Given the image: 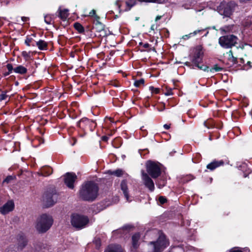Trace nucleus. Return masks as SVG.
Masks as SVG:
<instances>
[{"instance_id": "nucleus-1", "label": "nucleus", "mask_w": 252, "mask_h": 252, "mask_svg": "<svg viewBox=\"0 0 252 252\" xmlns=\"http://www.w3.org/2000/svg\"><path fill=\"white\" fill-rule=\"evenodd\" d=\"M98 187L93 182H86L82 186L79 190V197L83 200L93 201L97 197Z\"/></svg>"}, {"instance_id": "nucleus-2", "label": "nucleus", "mask_w": 252, "mask_h": 252, "mask_svg": "<svg viewBox=\"0 0 252 252\" xmlns=\"http://www.w3.org/2000/svg\"><path fill=\"white\" fill-rule=\"evenodd\" d=\"M53 223L52 217L46 214H42L36 220L35 228L39 233H45L48 231Z\"/></svg>"}, {"instance_id": "nucleus-3", "label": "nucleus", "mask_w": 252, "mask_h": 252, "mask_svg": "<svg viewBox=\"0 0 252 252\" xmlns=\"http://www.w3.org/2000/svg\"><path fill=\"white\" fill-rule=\"evenodd\" d=\"M89 222V219L86 216L77 214H73L71 217L72 225L78 229H82L85 227Z\"/></svg>"}, {"instance_id": "nucleus-4", "label": "nucleus", "mask_w": 252, "mask_h": 252, "mask_svg": "<svg viewBox=\"0 0 252 252\" xmlns=\"http://www.w3.org/2000/svg\"><path fill=\"white\" fill-rule=\"evenodd\" d=\"M238 38L234 35L222 36L219 39L220 45L224 48H230L237 43Z\"/></svg>"}, {"instance_id": "nucleus-5", "label": "nucleus", "mask_w": 252, "mask_h": 252, "mask_svg": "<svg viewBox=\"0 0 252 252\" xmlns=\"http://www.w3.org/2000/svg\"><path fill=\"white\" fill-rule=\"evenodd\" d=\"M146 170L147 173L153 178H157L161 174V168L158 163L154 161H148L146 163Z\"/></svg>"}, {"instance_id": "nucleus-6", "label": "nucleus", "mask_w": 252, "mask_h": 252, "mask_svg": "<svg viewBox=\"0 0 252 252\" xmlns=\"http://www.w3.org/2000/svg\"><path fill=\"white\" fill-rule=\"evenodd\" d=\"M203 56V52L202 51L201 47L198 46L196 48L195 52L193 58L192 60V62L197 66L199 69L206 71L208 67L205 65H200L199 64L202 62Z\"/></svg>"}, {"instance_id": "nucleus-7", "label": "nucleus", "mask_w": 252, "mask_h": 252, "mask_svg": "<svg viewBox=\"0 0 252 252\" xmlns=\"http://www.w3.org/2000/svg\"><path fill=\"white\" fill-rule=\"evenodd\" d=\"M150 243L154 245V252H160L168 245L165 236L163 234L159 235L157 242H151Z\"/></svg>"}, {"instance_id": "nucleus-8", "label": "nucleus", "mask_w": 252, "mask_h": 252, "mask_svg": "<svg viewBox=\"0 0 252 252\" xmlns=\"http://www.w3.org/2000/svg\"><path fill=\"white\" fill-rule=\"evenodd\" d=\"M58 195L54 190L47 191L43 196V200L47 207L52 206L57 201Z\"/></svg>"}, {"instance_id": "nucleus-9", "label": "nucleus", "mask_w": 252, "mask_h": 252, "mask_svg": "<svg viewBox=\"0 0 252 252\" xmlns=\"http://www.w3.org/2000/svg\"><path fill=\"white\" fill-rule=\"evenodd\" d=\"M234 4L231 2H221L219 7L220 14L225 17H230L232 13Z\"/></svg>"}, {"instance_id": "nucleus-10", "label": "nucleus", "mask_w": 252, "mask_h": 252, "mask_svg": "<svg viewBox=\"0 0 252 252\" xmlns=\"http://www.w3.org/2000/svg\"><path fill=\"white\" fill-rule=\"evenodd\" d=\"M27 244V240L22 235H19L18 238V246L16 248L17 251L13 250L14 247H10L8 248L7 252H17L21 251L26 247Z\"/></svg>"}, {"instance_id": "nucleus-11", "label": "nucleus", "mask_w": 252, "mask_h": 252, "mask_svg": "<svg viewBox=\"0 0 252 252\" xmlns=\"http://www.w3.org/2000/svg\"><path fill=\"white\" fill-rule=\"evenodd\" d=\"M141 174L142 179L144 185L150 191H153L155 189V185L153 181L149 177V175L145 173L144 170L141 171Z\"/></svg>"}, {"instance_id": "nucleus-12", "label": "nucleus", "mask_w": 252, "mask_h": 252, "mask_svg": "<svg viewBox=\"0 0 252 252\" xmlns=\"http://www.w3.org/2000/svg\"><path fill=\"white\" fill-rule=\"evenodd\" d=\"M77 179V176L74 173H67L64 176V183L70 189L74 188L73 183Z\"/></svg>"}, {"instance_id": "nucleus-13", "label": "nucleus", "mask_w": 252, "mask_h": 252, "mask_svg": "<svg viewBox=\"0 0 252 252\" xmlns=\"http://www.w3.org/2000/svg\"><path fill=\"white\" fill-rule=\"evenodd\" d=\"M14 208V203L13 201L7 202L1 207H0V212L2 215H6L11 212Z\"/></svg>"}, {"instance_id": "nucleus-14", "label": "nucleus", "mask_w": 252, "mask_h": 252, "mask_svg": "<svg viewBox=\"0 0 252 252\" xmlns=\"http://www.w3.org/2000/svg\"><path fill=\"white\" fill-rule=\"evenodd\" d=\"M224 165V161L222 160H214L211 163H209L206 167L208 169L211 171L215 170L216 168L223 166Z\"/></svg>"}, {"instance_id": "nucleus-15", "label": "nucleus", "mask_w": 252, "mask_h": 252, "mask_svg": "<svg viewBox=\"0 0 252 252\" xmlns=\"http://www.w3.org/2000/svg\"><path fill=\"white\" fill-rule=\"evenodd\" d=\"M121 189L122 190L124 196L126 199V200L129 201L128 189L127 187V182L126 180H124L122 181L121 183Z\"/></svg>"}, {"instance_id": "nucleus-16", "label": "nucleus", "mask_w": 252, "mask_h": 252, "mask_svg": "<svg viewBox=\"0 0 252 252\" xmlns=\"http://www.w3.org/2000/svg\"><path fill=\"white\" fill-rule=\"evenodd\" d=\"M58 16L63 21H65L69 16L68 10L67 9H61L59 8L57 12Z\"/></svg>"}, {"instance_id": "nucleus-17", "label": "nucleus", "mask_w": 252, "mask_h": 252, "mask_svg": "<svg viewBox=\"0 0 252 252\" xmlns=\"http://www.w3.org/2000/svg\"><path fill=\"white\" fill-rule=\"evenodd\" d=\"M104 252H123V251L119 245H111L108 246Z\"/></svg>"}, {"instance_id": "nucleus-18", "label": "nucleus", "mask_w": 252, "mask_h": 252, "mask_svg": "<svg viewBox=\"0 0 252 252\" xmlns=\"http://www.w3.org/2000/svg\"><path fill=\"white\" fill-rule=\"evenodd\" d=\"M140 236L139 233L134 234L132 237V246L134 249L138 248L139 246L138 241L140 239Z\"/></svg>"}, {"instance_id": "nucleus-19", "label": "nucleus", "mask_w": 252, "mask_h": 252, "mask_svg": "<svg viewBox=\"0 0 252 252\" xmlns=\"http://www.w3.org/2000/svg\"><path fill=\"white\" fill-rule=\"evenodd\" d=\"M14 71L17 73L24 74L27 73V69L25 67L22 65H19L14 68Z\"/></svg>"}, {"instance_id": "nucleus-20", "label": "nucleus", "mask_w": 252, "mask_h": 252, "mask_svg": "<svg viewBox=\"0 0 252 252\" xmlns=\"http://www.w3.org/2000/svg\"><path fill=\"white\" fill-rule=\"evenodd\" d=\"M53 172V169L50 167H46L41 170V173L43 176H48L50 175Z\"/></svg>"}, {"instance_id": "nucleus-21", "label": "nucleus", "mask_w": 252, "mask_h": 252, "mask_svg": "<svg viewBox=\"0 0 252 252\" xmlns=\"http://www.w3.org/2000/svg\"><path fill=\"white\" fill-rule=\"evenodd\" d=\"M36 44L39 49L41 50H46L47 47V43L44 40H40L36 42Z\"/></svg>"}, {"instance_id": "nucleus-22", "label": "nucleus", "mask_w": 252, "mask_h": 252, "mask_svg": "<svg viewBox=\"0 0 252 252\" xmlns=\"http://www.w3.org/2000/svg\"><path fill=\"white\" fill-rule=\"evenodd\" d=\"M108 173L111 175H114L117 177H121L123 175L124 171L121 169H117L115 171H108Z\"/></svg>"}, {"instance_id": "nucleus-23", "label": "nucleus", "mask_w": 252, "mask_h": 252, "mask_svg": "<svg viewBox=\"0 0 252 252\" xmlns=\"http://www.w3.org/2000/svg\"><path fill=\"white\" fill-rule=\"evenodd\" d=\"M74 27L79 33H83L84 32V27L79 23H75L74 24Z\"/></svg>"}, {"instance_id": "nucleus-24", "label": "nucleus", "mask_w": 252, "mask_h": 252, "mask_svg": "<svg viewBox=\"0 0 252 252\" xmlns=\"http://www.w3.org/2000/svg\"><path fill=\"white\" fill-rule=\"evenodd\" d=\"M88 16L90 17H94L97 22H98V20L100 18L96 14L95 10L94 9H93L91 12H90Z\"/></svg>"}, {"instance_id": "nucleus-25", "label": "nucleus", "mask_w": 252, "mask_h": 252, "mask_svg": "<svg viewBox=\"0 0 252 252\" xmlns=\"http://www.w3.org/2000/svg\"><path fill=\"white\" fill-rule=\"evenodd\" d=\"M144 82H145L144 79L142 78L138 80H136L134 83V85L136 87H139L141 85H144Z\"/></svg>"}, {"instance_id": "nucleus-26", "label": "nucleus", "mask_w": 252, "mask_h": 252, "mask_svg": "<svg viewBox=\"0 0 252 252\" xmlns=\"http://www.w3.org/2000/svg\"><path fill=\"white\" fill-rule=\"evenodd\" d=\"M44 21L47 24H51L52 22V19L50 15H46L44 17Z\"/></svg>"}, {"instance_id": "nucleus-27", "label": "nucleus", "mask_w": 252, "mask_h": 252, "mask_svg": "<svg viewBox=\"0 0 252 252\" xmlns=\"http://www.w3.org/2000/svg\"><path fill=\"white\" fill-rule=\"evenodd\" d=\"M227 54L228 55V57L229 60L231 59L232 61L233 62H236L237 61L236 58H235L233 55V53L231 50H230L228 53Z\"/></svg>"}, {"instance_id": "nucleus-28", "label": "nucleus", "mask_w": 252, "mask_h": 252, "mask_svg": "<svg viewBox=\"0 0 252 252\" xmlns=\"http://www.w3.org/2000/svg\"><path fill=\"white\" fill-rule=\"evenodd\" d=\"M7 97L8 95L6 94V92H3L0 94V101L5 100Z\"/></svg>"}, {"instance_id": "nucleus-29", "label": "nucleus", "mask_w": 252, "mask_h": 252, "mask_svg": "<svg viewBox=\"0 0 252 252\" xmlns=\"http://www.w3.org/2000/svg\"><path fill=\"white\" fill-rule=\"evenodd\" d=\"M158 201L161 204H163L166 202L167 199L165 197L160 196L158 198Z\"/></svg>"}, {"instance_id": "nucleus-30", "label": "nucleus", "mask_w": 252, "mask_h": 252, "mask_svg": "<svg viewBox=\"0 0 252 252\" xmlns=\"http://www.w3.org/2000/svg\"><path fill=\"white\" fill-rule=\"evenodd\" d=\"M231 29V27L230 26H226L222 27L220 29V31L222 32H229Z\"/></svg>"}, {"instance_id": "nucleus-31", "label": "nucleus", "mask_w": 252, "mask_h": 252, "mask_svg": "<svg viewBox=\"0 0 252 252\" xmlns=\"http://www.w3.org/2000/svg\"><path fill=\"white\" fill-rule=\"evenodd\" d=\"M150 90L152 92V93H155V94H158L159 93V89L158 88H154V87L153 86H151L150 87Z\"/></svg>"}, {"instance_id": "nucleus-32", "label": "nucleus", "mask_w": 252, "mask_h": 252, "mask_svg": "<svg viewBox=\"0 0 252 252\" xmlns=\"http://www.w3.org/2000/svg\"><path fill=\"white\" fill-rule=\"evenodd\" d=\"M89 122H90V120L89 119L87 118H83L78 122V125L80 126L82 123H88Z\"/></svg>"}, {"instance_id": "nucleus-33", "label": "nucleus", "mask_w": 252, "mask_h": 252, "mask_svg": "<svg viewBox=\"0 0 252 252\" xmlns=\"http://www.w3.org/2000/svg\"><path fill=\"white\" fill-rule=\"evenodd\" d=\"M141 2H159L160 0H138Z\"/></svg>"}, {"instance_id": "nucleus-34", "label": "nucleus", "mask_w": 252, "mask_h": 252, "mask_svg": "<svg viewBox=\"0 0 252 252\" xmlns=\"http://www.w3.org/2000/svg\"><path fill=\"white\" fill-rule=\"evenodd\" d=\"M7 68L8 70V72L11 73L12 70H14V68H13V66L12 64L8 63L6 65Z\"/></svg>"}, {"instance_id": "nucleus-35", "label": "nucleus", "mask_w": 252, "mask_h": 252, "mask_svg": "<svg viewBox=\"0 0 252 252\" xmlns=\"http://www.w3.org/2000/svg\"><path fill=\"white\" fill-rule=\"evenodd\" d=\"M204 31V30H196V31H194L193 32H191V33L192 36H194V35H196L197 33H200Z\"/></svg>"}, {"instance_id": "nucleus-36", "label": "nucleus", "mask_w": 252, "mask_h": 252, "mask_svg": "<svg viewBox=\"0 0 252 252\" xmlns=\"http://www.w3.org/2000/svg\"><path fill=\"white\" fill-rule=\"evenodd\" d=\"M222 68L220 67H219L217 65H215L213 68H212L210 71H212V70H215L216 71H219L221 70Z\"/></svg>"}, {"instance_id": "nucleus-37", "label": "nucleus", "mask_w": 252, "mask_h": 252, "mask_svg": "<svg viewBox=\"0 0 252 252\" xmlns=\"http://www.w3.org/2000/svg\"><path fill=\"white\" fill-rule=\"evenodd\" d=\"M204 125L207 127V128H211V127H213V126L212 124H210L209 123V122H207V121H205L204 122Z\"/></svg>"}, {"instance_id": "nucleus-38", "label": "nucleus", "mask_w": 252, "mask_h": 252, "mask_svg": "<svg viewBox=\"0 0 252 252\" xmlns=\"http://www.w3.org/2000/svg\"><path fill=\"white\" fill-rule=\"evenodd\" d=\"M13 179V177L11 176H7L3 181V182H6L8 183L10 181H11Z\"/></svg>"}, {"instance_id": "nucleus-39", "label": "nucleus", "mask_w": 252, "mask_h": 252, "mask_svg": "<svg viewBox=\"0 0 252 252\" xmlns=\"http://www.w3.org/2000/svg\"><path fill=\"white\" fill-rule=\"evenodd\" d=\"M135 4V2H131L130 3L128 1H126V4L127 6L129 7L128 9L129 10Z\"/></svg>"}, {"instance_id": "nucleus-40", "label": "nucleus", "mask_w": 252, "mask_h": 252, "mask_svg": "<svg viewBox=\"0 0 252 252\" xmlns=\"http://www.w3.org/2000/svg\"><path fill=\"white\" fill-rule=\"evenodd\" d=\"M161 107H160L159 106L158 108V110L159 111H162L163 110L165 109V104L164 103H162L161 104Z\"/></svg>"}, {"instance_id": "nucleus-41", "label": "nucleus", "mask_w": 252, "mask_h": 252, "mask_svg": "<svg viewBox=\"0 0 252 252\" xmlns=\"http://www.w3.org/2000/svg\"><path fill=\"white\" fill-rule=\"evenodd\" d=\"M191 36H192V35L191 33H190L189 34L185 35L183 36V38H184L185 39H188Z\"/></svg>"}, {"instance_id": "nucleus-42", "label": "nucleus", "mask_w": 252, "mask_h": 252, "mask_svg": "<svg viewBox=\"0 0 252 252\" xmlns=\"http://www.w3.org/2000/svg\"><path fill=\"white\" fill-rule=\"evenodd\" d=\"M21 20L23 22H26L29 20V18L28 17L23 16L21 17Z\"/></svg>"}, {"instance_id": "nucleus-43", "label": "nucleus", "mask_w": 252, "mask_h": 252, "mask_svg": "<svg viewBox=\"0 0 252 252\" xmlns=\"http://www.w3.org/2000/svg\"><path fill=\"white\" fill-rule=\"evenodd\" d=\"M119 2H120L119 0H117L115 3V4L118 7V9H119L121 7V5L120 4Z\"/></svg>"}, {"instance_id": "nucleus-44", "label": "nucleus", "mask_w": 252, "mask_h": 252, "mask_svg": "<svg viewBox=\"0 0 252 252\" xmlns=\"http://www.w3.org/2000/svg\"><path fill=\"white\" fill-rule=\"evenodd\" d=\"M108 137L107 136H103L102 137V140L104 141H107L108 140Z\"/></svg>"}, {"instance_id": "nucleus-45", "label": "nucleus", "mask_w": 252, "mask_h": 252, "mask_svg": "<svg viewBox=\"0 0 252 252\" xmlns=\"http://www.w3.org/2000/svg\"><path fill=\"white\" fill-rule=\"evenodd\" d=\"M163 127L166 129H168L170 127V125L165 124L163 126Z\"/></svg>"}, {"instance_id": "nucleus-46", "label": "nucleus", "mask_w": 252, "mask_h": 252, "mask_svg": "<svg viewBox=\"0 0 252 252\" xmlns=\"http://www.w3.org/2000/svg\"><path fill=\"white\" fill-rule=\"evenodd\" d=\"M173 94L172 93V90H170L169 91H168L167 92L165 93V94L166 95H172Z\"/></svg>"}, {"instance_id": "nucleus-47", "label": "nucleus", "mask_w": 252, "mask_h": 252, "mask_svg": "<svg viewBox=\"0 0 252 252\" xmlns=\"http://www.w3.org/2000/svg\"><path fill=\"white\" fill-rule=\"evenodd\" d=\"M95 243L97 246H99L100 244V241L99 239H96L95 240Z\"/></svg>"}, {"instance_id": "nucleus-48", "label": "nucleus", "mask_w": 252, "mask_h": 252, "mask_svg": "<svg viewBox=\"0 0 252 252\" xmlns=\"http://www.w3.org/2000/svg\"><path fill=\"white\" fill-rule=\"evenodd\" d=\"M162 17V16H157L156 18L155 21L157 22L158 20H160Z\"/></svg>"}, {"instance_id": "nucleus-49", "label": "nucleus", "mask_w": 252, "mask_h": 252, "mask_svg": "<svg viewBox=\"0 0 252 252\" xmlns=\"http://www.w3.org/2000/svg\"><path fill=\"white\" fill-rule=\"evenodd\" d=\"M31 40H29V39H27L25 41V43L26 44L28 45V46H30V42Z\"/></svg>"}, {"instance_id": "nucleus-50", "label": "nucleus", "mask_w": 252, "mask_h": 252, "mask_svg": "<svg viewBox=\"0 0 252 252\" xmlns=\"http://www.w3.org/2000/svg\"><path fill=\"white\" fill-rule=\"evenodd\" d=\"M150 46V45L148 43H145L144 44L143 47L145 48H148Z\"/></svg>"}, {"instance_id": "nucleus-51", "label": "nucleus", "mask_w": 252, "mask_h": 252, "mask_svg": "<svg viewBox=\"0 0 252 252\" xmlns=\"http://www.w3.org/2000/svg\"><path fill=\"white\" fill-rule=\"evenodd\" d=\"M10 73H11L10 72H6V73H5L4 74V75L5 76H7V75H9Z\"/></svg>"}, {"instance_id": "nucleus-52", "label": "nucleus", "mask_w": 252, "mask_h": 252, "mask_svg": "<svg viewBox=\"0 0 252 252\" xmlns=\"http://www.w3.org/2000/svg\"><path fill=\"white\" fill-rule=\"evenodd\" d=\"M91 122L94 125V126H95V124L94 123V122H93V121H91Z\"/></svg>"}, {"instance_id": "nucleus-53", "label": "nucleus", "mask_w": 252, "mask_h": 252, "mask_svg": "<svg viewBox=\"0 0 252 252\" xmlns=\"http://www.w3.org/2000/svg\"><path fill=\"white\" fill-rule=\"evenodd\" d=\"M164 186V181H163V184H162V185L161 186V187H163ZM159 188H160V187H159Z\"/></svg>"}, {"instance_id": "nucleus-54", "label": "nucleus", "mask_w": 252, "mask_h": 252, "mask_svg": "<svg viewBox=\"0 0 252 252\" xmlns=\"http://www.w3.org/2000/svg\"><path fill=\"white\" fill-rule=\"evenodd\" d=\"M208 33V32H207L206 34H205V36H207V34Z\"/></svg>"}, {"instance_id": "nucleus-55", "label": "nucleus", "mask_w": 252, "mask_h": 252, "mask_svg": "<svg viewBox=\"0 0 252 252\" xmlns=\"http://www.w3.org/2000/svg\"><path fill=\"white\" fill-rule=\"evenodd\" d=\"M208 33V32H207L206 34H205V36H207V34Z\"/></svg>"}, {"instance_id": "nucleus-56", "label": "nucleus", "mask_w": 252, "mask_h": 252, "mask_svg": "<svg viewBox=\"0 0 252 252\" xmlns=\"http://www.w3.org/2000/svg\"><path fill=\"white\" fill-rule=\"evenodd\" d=\"M208 33V32H207L206 34H205V36H207V34Z\"/></svg>"}, {"instance_id": "nucleus-57", "label": "nucleus", "mask_w": 252, "mask_h": 252, "mask_svg": "<svg viewBox=\"0 0 252 252\" xmlns=\"http://www.w3.org/2000/svg\"><path fill=\"white\" fill-rule=\"evenodd\" d=\"M208 33V32H207L206 34H205V36H207V34Z\"/></svg>"}]
</instances>
